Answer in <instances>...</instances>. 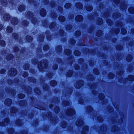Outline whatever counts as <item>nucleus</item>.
<instances>
[{
	"mask_svg": "<svg viewBox=\"0 0 134 134\" xmlns=\"http://www.w3.org/2000/svg\"><path fill=\"white\" fill-rule=\"evenodd\" d=\"M127 80L129 81H133L134 80V77L132 75H130L128 77Z\"/></svg>",
	"mask_w": 134,
	"mask_h": 134,
	"instance_id": "obj_21",
	"label": "nucleus"
},
{
	"mask_svg": "<svg viewBox=\"0 0 134 134\" xmlns=\"http://www.w3.org/2000/svg\"><path fill=\"white\" fill-rule=\"evenodd\" d=\"M0 2L1 3V4L3 6L6 5L7 4L6 0H0Z\"/></svg>",
	"mask_w": 134,
	"mask_h": 134,
	"instance_id": "obj_29",
	"label": "nucleus"
},
{
	"mask_svg": "<svg viewBox=\"0 0 134 134\" xmlns=\"http://www.w3.org/2000/svg\"><path fill=\"white\" fill-rule=\"evenodd\" d=\"M47 61L46 60H42L38 63V68L40 70H42L44 68L47 67Z\"/></svg>",
	"mask_w": 134,
	"mask_h": 134,
	"instance_id": "obj_1",
	"label": "nucleus"
},
{
	"mask_svg": "<svg viewBox=\"0 0 134 134\" xmlns=\"http://www.w3.org/2000/svg\"><path fill=\"white\" fill-rule=\"evenodd\" d=\"M0 44L2 46H4L5 45V42L3 40H1L0 41Z\"/></svg>",
	"mask_w": 134,
	"mask_h": 134,
	"instance_id": "obj_63",
	"label": "nucleus"
},
{
	"mask_svg": "<svg viewBox=\"0 0 134 134\" xmlns=\"http://www.w3.org/2000/svg\"><path fill=\"white\" fill-rule=\"evenodd\" d=\"M43 49L45 51H46L49 49V47L48 46V45H46L44 46L43 47Z\"/></svg>",
	"mask_w": 134,
	"mask_h": 134,
	"instance_id": "obj_61",
	"label": "nucleus"
},
{
	"mask_svg": "<svg viewBox=\"0 0 134 134\" xmlns=\"http://www.w3.org/2000/svg\"><path fill=\"white\" fill-rule=\"evenodd\" d=\"M70 42L72 44H74L75 43V41L73 39H70Z\"/></svg>",
	"mask_w": 134,
	"mask_h": 134,
	"instance_id": "obj_62",
	"label": "nucleus"
},
{
	"mask_svg": "<svg viewBox=\"0 0 134 134\" xmlns=\"http://www.w3.org/2000/svg\"><path fill=\"white\" fill-rule=\"evenodd\" d=\"M55 112L56 113H57L59 111V107L57 106L55 107L54 108Z\"/></svg>",
	"mask_w": 134,
	"mask_h": 134,
	"instance_id": "obj_47",
	"label": "nucleus"
},
{
	"mask_svg": "<svg viewBox=\"0 0 134 134\" xmlns=\"http://www.w3.org/2000/svg\"><path fill=\"white\" fill-rule=\"evenodd\" d=\"M129 11L130 13L133 14L134 13V8L132 7L129 8Z\"/></svg>",
	"mask_w": 134,
	"mask_h": 134,
	"instance_id": "obj_25",
	"label": "nucleus"
},
{
	"mask_svg": "<svg viewBox=\"0 0 134 134\" xmlns=\"http://www.w3.org/2000/svg\"><path fill=\"white\" fill-rule=\"evenodd\" d=\"M71 6V4L70 3H67L65 5V7L66 8H70Z\"/></svg>",
	"mask_w": 134,
	"mask_h": 134,
	"instance_id": "obj_43",
	"label": "nucleus"
},
{
	"mask_svg": "<svg viewBox=\"0 0 134 134\" xmlns=\"http://www.w3.org/2000/svg\"><path fill=\"white\" fill-rule=\"evenodd\" d=\"M73 72L71 70L67 72V76L68 77L71 76L72 75Z\"/></svg>",
	"mask_w": 134,
	"mask_h": 134,
	"instance_id": "obj_32",
	"label": "nucleus"
},
{
	"mask_svg": "<svg viewBox=\"0 0 134 134\" xmlns=\"http://www.w3.org/2000/svg\"><path fill=\"white\" fill-rule=\"evenodd\" d=\"M13 58V56L12 54H10L9 55L7 58V60H9L12 59Z\"/></svg>",
	"mask_w": 134,
	"mask_h": 134,
	"instance_id": "obj_56",
	"label": "nucleus"
},
{
	"mask_svg": "<svg viewBox=\"0 0 134 134\" xmlns=\"http://www.w3.org/2000/svg\"><path fill=\"white\" fill-rule=\"evenodd\" d=\"M17 71L14 68H12L9 72V74L10 76H14L15 75L17 74Z\"/></svg>",
	"mask_w": 134,
	"mask_h": 134,
	"instance_id": "obj_2",
	"label": "nucleus"
},
{
	"mask_svg": "<svg viewBox=\"0 0 134 134\" xmlns=\"http://www.w3.org/2000/svg\"><path fill=\"white\" fill-rule=\"evenodd\" d=\"M76 7L79 9H81L82 8V5L81 3H77L76 5Z\"/></svg>",
	"mask_w": 134,
	"mask_h": 134,
	"instance_id": "obj_19",
	"label": "nucleus"
},
{
	"mask_svg": "<svg viewBox=\"0 0 134 134\" xmlns=\"http://www.w3.org/2000/svg\"><path fill=\"white\" fill-rule=\"evenodd\" d=\"M121 8L123 9H125L127 8V5L125 4V3L122 2L121 4Z\"/></svg>",
	"mask_w": 134,
	"mask_h": 134,
	"instance_id": "obj_14",
	"label": "nucleus"
},
{
	"mask_svg": "<svg viewBox=\"0 0 134 134\" xmlns=\"http://www.w3.org/2000/svg\"><path fill=\"white\" fill-rule=\"evenodd\" d=\"M28 22L25 20L23 21L22 22V25L24 26H26L28 25Z\"/></svg>",
	"mask_w": 134,
	"mask_h": 134,
	"instance_id": "obj_33",
	"label": "nucleus"
},
{
	"mask_svg": "<svg viewBox=\"0 0 134 134\" xmlns=\"http://www.w3.org/2000/svg\"><path fill=\"white\" fill-rule=\"evenodd\" d=\"M9 121V120L8 119H5L4 120V122H0V125L1 126H5L7 125Z\"/></svg>",
	"mask_w": 134,
	"mask_h": 134,
	"instance_id": "obj_6",
	"label": "nucleus"
},
{
	"mask_svg": "<svg viewBox=\"0 0 134 134\" xmlns=\"http://www.w3.org/2000/svg\"><path fill=\"white\" fill-rule=\"evenodd\" d=\"M65 18L63 16H60L58 18V20L60 21H64L65 20Z\"/></svg>",
	"mask_w": 134,
	"mask_h": 134,
	"instance_id": "obj_18",
	"label": "nucleus"
},
{
	"mask_svg": "<svg viewBox=\"0 0 134 134\" xmlns=\"http://www.w3.org/2000/svg\"><path fill=\"white\" fill-rule=\"evenodd\" d=\"M102 20L101 18H98L96 21V23L98 25H101L102 23Z\"/></svg>",
	"mask_w": 134,
	"mask_h": 134,
	"instance_id": "obj_16",
	"label": "nucleus"
},
{
	"mask_svg": "<svg viewBox=\"0 0 134 134\" xmlns=\"http://www.w3.org/2000/svg\"><path fill=\"white\" fill-rule=\"evenodd\" d=\"M93 110V108L91 106H88L87 108V111H91Z\"/></svg>",
	"mask_w": 134,
	"mask_h": 134,
	"instance_id": "obj_60",
	"label": "nucleus"
},
{
	"mask_svg": "<svg viewBox=\"0 0 134 134\" xmlns=\"http://www.w3.org/2000/svg\"><path fill=\"white\" fill-rule=\"evenodd\" d=\"M106 126H103L101 127L100 130L101 131H104L106 130Z\"/></svg>",
	"mask_w": 134,
	"mask_h": 134,
	"instance_id": "obj_48",
	"label": "nucleus"
},
{
	"mask_svg": "<svg viewBox=\"0 0 134 134\" xmlns=\"http://www.w3.org/2000/svg\"><path fill=\"white\" fill-rule=\"evenodd\" d=\"M83 124V122L81 120H79L78 122L76 123V125L77 126H81Z\"/></svg>",
	"mask_w": 134,
	"mask_h": 134,
	"instance_id": "obj_13",
	"label": "nucleus"
},
{
	"mask_svg": "<svg viewBox=\"0 0 134 134\" xmlns=\"http://www.w3.org/2000/svg\"><path fill=\"white\" fill-rule=\"evenodd\" d=\"M121 32L123 34H125L126 33V31L125 29L122 28L121 30Z\"/></svg>",
	"mask_w": 134,
	"mask_h": 134,
	"instance_id": "obj_53",
	"label": "nucleus"
},
{
	"mask_svg": "<svg viewBox=\"0 0 134 134\" xmlns=\"http://www.w3.org/2000/svg\"><path fill=\"white\" fill-rule=\"evenodd\" d=\"M114 74L112 73H109L108 75V76L110 79H112L114 77Z\"/></svg>",
	"mask_w": 134,
	"mask_h": 134,
	"instance_id": "obj_57",
	"label": "nucleus"
},
{
	"mask_svg": "<svg viewBox=\"0 0 134 134\" xmlns=\"http://www.w3.org/2000/svg\"><path fill=\"white\" fill-rule=\"evenodd\" d=\"M57 84V82H56L55 81H51L50 82V84L51 85L53 86H55V85Z\"/></svg>",
	"mask_w": 134,
	"mask_h": 134,
	"instance_id": "obj_31",
	"label": "nucleus"
},
{
	"mask_svg": "<svg viewBox=\"0 0 134 134\" xmlns=\"http://www.w3.org/2000/svg\"><path fill=\"white\" fill-rule=\"evenodd\" d=\"M18 20L16 18H12L11 20V23L13 25H16L18 23Z\"/></svg>",
	"mask_w": 134,
	"mask_h": 134,
	"instance_id": "obj_5",
	"label": "nucleus"
},
{
	"mask_svg": "<svg viewBox=\"0 0 134 134\" xmlns=\"http://www.w3.org/2000/svg\"><path fill=\"white\" fill-rule=\"evenodd\" d=\"M65 54L66 55H69L71 54V51L69 49H66L65 52Z\"/></svg>",
	"mask_w": 134,
	"mask_h": 134,
	"instance_id": "obj_23",
	"label": "nucleus"
},
{
	"mask_svg": "<svg viewBox=\"0 0 134 134\" xmlns=\"http://www.w3.org/2000/svg\"><path fill=\"white\" fill-rule=\"evenodd\" d=\"M26 39L28 41H31L32 40V38L30 36H27L26 38Z\"/></svg>",
	"mask_w": 134,
	"mask_h": 134,
	"instance_id": "obj_46",
	"label": "nucleus"
},
{
	"mask_svg": "<svg viewBox=\"0 0 134 134\" xmlns=\"http://www.w3.org/2000/svg\"><path fill=\"white\" fill-rule=\"evenodd\" d=\"M75 55L76 56H79L80 54V53L78 50H76L74 52Z\"/></svg>",
	"mask_w": 134,
	"mask_h": 134,
	"instance_id": "obj_41",
	"label": "nucleus"
},
{
	"mask_svg": "<svg viewBox=\"0 0 134 134\" xmlns=\"http://www.w3.org/2000/svg\"><path fill=\"white\" fill-rule=\"evenodd\" d=\"M97 120L100 122H101L103 121V119L101 117L99 116L97 117Z\"/></svg>",
	"mask_w": 134,
	"mask_h": 134,
	"instance_id": "obj_64",
	"label": "nucleus"
},
{
	"mask_svg": "<svg viewBox=\"0 0 134 134\" xmlns=\"http://www.w3.org/2000/svg\"><path fill=\"white\" fill-rule=\"evenodd\" d=\"M83 82L81 80H80L76 83V87L77 88H80L83 84Z\"/></svg>",
	"mask_w": 134,
	"mask_h": 134,
	"instance_id": "obj_4",
	"label": "nucleus"
},
{
	"mask_svg": "<svg viewBox=\"0 0 134 134\" xmlns=\"http://www.w3.org/2000/svg\"><path fill=\"white\" fill-rule=\"evenodd\" d=\"M16 124L18 125H22L21 121L19 119L17 120L16 122Z\"/></svg>",
	"mask_w": 134,
	"mask_h": 134,
	"instance_id": "obj_24",
	"label": "nucleus"
},
{
	"mask_svg": "<svg viewBox=\"0 0 134 134\" xmlns=\"http://www.w3.org/2000/svg\"><path fill=\"white\" fill-rule=\"evenodd\" d=\"M107 22L109 25H111L113 24L112 21L110 19H108L107 20Z\"/></svg>",
	"mask_w": 134,
	"mask_h": 134,
	"instance_id": "obj_37",
	"label": "nucleus"
},
{
	"mask_svg": "<svg viewBox=\"0 0 134 134\" xmlns=\"http://www.w3.org/2000/svg\"><path fill=\"white\" fill-rule=\"evenodd\" d=\"M44 36L43 35H40L39 37V40L40 42H42L44 40Z\"/></svg>",
	"mask_w": 134,
	"mask_h": 134,
	"instance_id": "obj_28",
	"label": "nucleus"
},
{
	"mask_svg": "<svg viewBox=\"0 0 134 134\" xmlns=\"http://www.w3.org/2000/svg\"><path fill=\"white\" fill-rule=\"evenodd\" d=\"M72 28V26L70 25H68L66 27V29L67 30H69Z\"/></svg>",
	"mask_w": 134,
	"mask_h": 134,
	"instance_id": "obj_55",
	"label": "nucleus"
},
{
	"mask_svg": "<svg viewBox=\"0 0 134 134\" xmlns=\"http://www.w3.org/2000/svg\"><path fill=\"white\" fill-rule=\"evenodd\" d=\"M87 78L88 80H92L94 79L93 76L92 75H89L87 76Z\"/></svg>",
	"mask_w": 134,
	"mask_h": 134,
	"instance_id": "obj_27",
	"label": "nucleus"
},
{
	"mask_svg": "<svg viewBox=\"0 0 134 134\" xmlns=\"http://www.w3.org/2000/svg\"><path fill=\"white\" fill-rule=\"evenodd\" d=\"M132 59V57L130 55H128L126 59L127 60L128 62L131 61Z\"/></svg>",
	"mask_w": 134,
	"mask_h": 134,
	"instance_id": "obj_26",
	"label": "nucleus"
},
{
	"mask_svg": "<svg viewBox=\"0 0 134 134\" xmlns=\"http://www.w3.org/2000/svg\"><path fill=\"white\" fill-rule=\"evenodd\" d=\"M113 16L114 18H117L120 16V14L118 13H114Z\"/></svg>",
	"mask_w": 134,
	"mask_h": 134,
	"instance_id": "obj_22",
	"label": "nucleus"
},
{
	"mask_svg": "<svg viewBox=\"0 0 134 134\" xmlns=\"http://www.w3.org/2000/svg\"><path fill=\"white\" fill-rule=\"evenodd\" d=\"M10 113H15L17 111V110L14 108H12L10 109Z\"/></svg>",
	"mask_w": 134,
	"mask_h": 134,
	"instance_id": "obj_35",
	"label": "nucleus"
},
{
	"mask_svg": "<svg viewBox=\"0 0 134 134\" xmlns=\"http://www.w3.org/2000/svg\"><path fill=\"white\" fill-rule=\"evenodd\" d=\"M12 36L15 39H16L18 38V35L16 33H13L12 34Z\"/></svg>",
	"mask_w": 134,
	"mask_h": 134,
	"instance_id": "obj_51",
	"label": "nucleus"
},
{
	"mask_svg": "<svg viewBox=\"0 0 134 134\" xmlns=\"http://www.w3.org/2000/svg\"><path fill=\"white\" fill-rule=\"evenodd\" d=\"M18 97L20 99H22L24 97V95L23 94H19L18 95Z\"/></svg>",
	"mask_w": 134,
	"mask_h": 134,
	"instance_id": "obj_54",
	"label": "nucleus"
},
{
	"mask_svg": "<svg viewBox=\"0 0 134 134\" xmlns=\"http://www.w3.org/2000/svg\"><path fill=\"white\" fill-rule=\"evenodd\" d=\"M62 49V46H58L57 47L56 50L59 53L61 51Z\"/></svg>",
	"mask_w": 134,
	"mask_h": 134,
	"instance_id": "obj_30",
	"label": "nucleus"
},
{
	"mask_svg": "<svg viewBox=\"0 0 134 134\" xmlns=\"http://www.w3.org/2000/svg\"><path fill=\"white\" fill-rule=\"evenodd\" d=\"M99 98L100 100H102L104 98V96L103 94H100L99 96Z\"/></svg>",
	"mask_w": 134,
	"mask_h": 134,
	"instance_id": "obj_36",
	"label": "nucleus"
},
{
	"mask_svg": "<svg viewBox=\"0 0 134 134\" xmlns=\"http://www.w3.org/2000/svg\"><path fill=\"white\" fill-rule=\"evenodd\" d=\"M75 19L77 21L80 22L82 21L83 17L82 15H79L76 17Z\"/></svg>",
	"mask_w": 134,
	"mask_h": 134,
	"instance_id": "obj_8",
	"label": "nucleus"
},
{
	"mask_svg": "<svg viewBox=\"0 0 134 134\" xmlns=\"http://www.w3.org/2000/svg\"><path fill=\"white\" fill-rule=\"evenodd\" d=\"M10 18V16L8 14H5L3 16L4 20L5 21H7L9 20Z\"/></svg>",
	"mask_w": 134,
	"mask_h": 134,
	"instance_id": "obj_7",
	"label": "nucleus"
},
{
	"mask_svg": "<svg viewBox=\"0 0 134 134\" xmlns=\"http://www.w3.org/2000/svg\"><path fill=\"white\" fill-rule=\"evenodd\" d=\"M25 7L23 5H21L19 7L18 9L19 11L21 12L23 11L25 9Z\"/></svg>",
	"mask_w": 134,
	"mask_h": 134,
	"instance_id": "obj_17",
	"label": "nucleus"
},
{
	"mask_svg": "<svg viewBox=\"0 0 134 134\" xmlns=\"http://www.w3.org/2000/svg\"><path fill=\"white\" fill-rule=\"evenodd\" d=\"M88 127L87 126H84L83 127L82 131V134H86V132L88 131Z\"/></svg>",
	"mask_w": 134,
	"mask_h": 134,
	"instance_id": "obj_9",
	"label": "nucleus"
},
{
	"mask_svg": "<svg viewBox=\"0 0 134 134\" xmlns=\"http://www.w3.org/2000/svg\"><path fill=\"white\" fill-rule=\"evenodd\" d=\"M46 14V10L44 9H42L41 10V16H44Z\"/></svg>",
	"mask_w": 134,
	"mask_h": 134,
	"instance_id": "obj_11",
	"label": "nucleus"
},
{
	"mask_svg": "<svg viewBox=\"0 0 134 134\" xmlns=\"http://www.w3.org/2000/svg\"><path fill=\"white\" fill-rule=\"evenodd\" d=\"M8 133L10 134H11L13 133L14 132V130L12 128L9 129L8 130Z\"/></svg>",
	"mask_w": 134,
	"mask_h": 134,
	"instance_id": "obj_42",
	"label": "nucleus"
},
{
	"mask_svg": "<svg viewBox=\"0 0 134 134\" xmlns=\"http://www.w3.org/2000/svg\"><path fill=\"white\" fill-rule=\"evenodd\" d=\"M116 49L118 50H120L122 48V46L121 45H118L116 46Z\"/></svg>",
	"mask_w": 134,
	"mask_h": 134,
	"instance_id": "obj_49",
	"label": "nucleus"
},
{
	"mask_svg": "<svg viewBox=\"0 0 134 134\" xmlns=\"http://www.w3.org/2000/svg\"><path fill=\"white\" fill-rule=\"evenodd\" d=\"M25 70H27L29 69V65L28 64H25L24 65Z\"/></svg>",
	"mask_w": 134,
	"mask_h": 134,
	"instance_id": "obj_45",
	"label": "nucleus"
},
{
	"mask_svg": "<svg viewBox=\"0 0 134 134\" xmlns=\"http://www.w3.org/2000/svg\"><path fill=\"white\" fill-rule=\"evenodd\" d=\"M92 9V7L91 6H89L87 7L86 8V9L88 11H91Z\"/></svg>",
	"mask_w": 134,
	"mask_h": 134,
	"instance_id": "obj_50",
	"label": "nucleus"
},
{
	"mask_svg": "<svg viewBox=\"0 0 134 134\" xmlns=\"http://www.w3.org/2000/svg\"><path fill=\"white\" fill-rule=\"evenodd\" d=\"M6 31L8 33H11L12 31V28L10 26H8L7 28Z\"/></svg>",
	"mask_w": 134,
	"mask_h": 134,
	"instance_id": "obj_20",
	"label": "nucleus"
},
{
	"mask_svg": "<svg viewBox=\"0 0 134 134\" xmlns=\"http://www.w3.org/2000/svg\"><path fill=\"white\" fill-rule=\"evenodd\" d=\"M11 100L9 99H6L4 102L5 104L8 106H9L11 105Z\"/></svg>",
	"mask_w": 134,
	"mask_h": 134,
	"instance_id": "obj_10",
	"label": "nucleus"
},
{
	"mask_svg": "<svg viewBox=\"0 0 134 134\" xmlns=\"http://www.w3.org/2000/svg\"><path fill=\"white\" fill-rule=\"evenodd\" d=\"M55 26V24L54 23H52L50 25L49 27L51 29H52Z\"/></svg>",
	"mask_w": 134,
	"mask_h": 134,
	"instance_id": "obj_58",
	"label": "nucleus"
},
{
	"mask_svg": "<svg viewBox=\"0 0 134 134\" xmlns=\"http://www.w3.org/2000/svg\"><path fill=\"white\" fill-rule=\"evenodd\" d=\"M93 72L94 74L96 75H98L99 74L98 70L97 69H95L93 70Z\"/></svg>",
	"mask_w": 134,
	"mask_h": 134,
	"instance_id": "obj_44",
	"label": "nucleus"
},
{
	"mask_svg": "<svg viewBox=\"0 0 134 134\" xmlns=\"http://www.w3.org/2000/svg\"><path fill=\"white\" fill-rule=\"evenodd\" d=\"M75 113L74 110L72 109H68L67 111V114L69 116L72 115Z\"/></svg>",
	"mask_w": 134,
	"mask_h": 134,
	"instance_id": "obj_3",
	"label": "nucleus"
},
{
	"mask_svg": "<svg viewBox=\"0 0 134 134\" xmlns=\"http://www.w3.org/2000/svg\"><path fill=\"white\" fill-rule=\"evenodd\" d=\"M67 125V123L65 121H63L62 122L61 126L63 128H65Z\"/></svg>",
	"mask_w": 134,
	"mask_h": 134,
	"instance_id": "obj_38",
	"label": "nucleus"
},
{
	"mask_svg": "<svg viewBox=\"0 0 134 134\" xmlns=\"http://www.w3.org/2000/svg\"><path fill=\"white\" fill-rule=\"evenodd\" d=\"M72 92V90L71 89L67 91L66 94V96H69L70 95Z\"/></svg>",
	"mask_w": 134,
	"mask_h": 134,
	"instance_id": "obj_40",
	"label": "nucleus"
},
{
	"mask_svg": "<svg viewBox=\"0 0 134 134\" xmlns=\"http://www.w3.org/2000/svg\"><path fill=\"white\" fill-rule=\"evenodd\" d=\"M80 34H81V32L79 31H76L75 32V35L77 36H80Z\"/></svg>",
	"mask_w": 134,
	"mask_h": 134,
	"instance_id": "obj_59",
	"label": "nucleus"
},
{
	"mask_svg": "<svg viewBox=\"0 0 134 134\" xmlns=\"http://www.w3.org/2000/svg\"><path fill=\"white\" fill-rule=\"evenodd\" d=\"M118 130V127L117 126H114L112 128L111 131L112 132H115Z\"/></svg>",
	"mask_w": 134,
	"mask_h": 134,
	"instance_id": "obj_15",
	"label": "nucleus"
},
{
	"mask_svg": "<svg viewBox=\"0 0 134 134\" xmlns=\"http://www.w3.org/2000/svg\"><path fill=\"white\" fill-rule=\"evenodd\" d=\"M102 33V31L101 30H99L97 32L96 35L97 36H99L101 35Z\"/></svg>",
	"mask_w": 134,
	"mask_h": 134,
	"instance_id": "obj_39",
	"label": "nucleus"
},
{
	"mask_svg": "<svg viewBox=\"0 0 134 134\" xmlns=\"http://www.w3.org/2000/svg\"><path fill=\"white\" fill-rule=\"evenodd\" d=\"M35 92L36 93L39 94L40 93V90L38 88H36L35 89Z\"/></svg>",
	"mask_w": 134,
	"mask_h": 134,
	"instance_id": "obj_34",
	"label": "nucleus"
},
{
	"mask_svg": "<svg viewBox=\"0 0 134 134\" xmlns=\"http://www.w3.org/2000/svg\"><path fill=\"white\" fill-rule=\"evenodd\" d=\"M27 17L28 18H31L33 16V14L30 12H28L26 15Z\"/></svg>",
	"mask_w": 134,
	"mask_h": 134,
	"instance_id": "obj_12",
	"label": "nucleus"
},
{
	"mask_svg": "<svg viewBox=\"0 0 134 134\" xmlns=\"http://www.w3.org/2000/svg\"><path fill=\"white\" fill-rule=\"evenodd\" d=\"M97 86V84L95 83H93L91 85V87L92 89H94L96 88Z\"/></svg>",
	"mask_w": 134,
	"mask_h": 134,
	"instance_id": "obj_52",
	"label": "nucleus"
}]
</instances>
